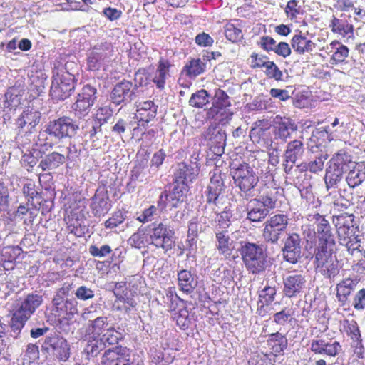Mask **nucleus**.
I'll list each match as a JSON object with an SVG mask.
<instances>
[{
    "label": "nucleus",
    "instance_id": "nucleus-54",
    "mask_svg": "<svg viewBox=\"0 0 365 365\" xmlns=\"http://www.w3.org/2000/svg\"><path fill=\"white\" fill-rule=\"evenodd\" d=\"M21 98L17 90L14 88H9L4 96L3 106L8 108L9 110H15L20 104Z\"/></svg>",
    "mask_w": 365,
    "mask_h": 365
},
{
    "label": "nucleus",
    "instance_id": "nucleus-55",
    "mask_svg": "<svg viewBox=\"0 0 365 365\" xmlns=\"http://www.w3.org/2000/svg\"><path fill=\"white\" fill-rule=\"evenodd\" d=\"M289 223V217L284 214H277L269 217L264 225L276 229L278 231H284Z\"/></svg>",
    "mask_w": 365,
    "mask_h": 365
},
{
    "label": "nucleus",
    "instance_id": "nucleus-9",
    "mask_svg": "<svg viewBox=\"0 0 365 365\" xmlns=\"http://www.w3.org/2000/svg\"><path fill=\"white\" fill-rule=\"evenodd\" d=\"M315 227L313 230L315 237L314 252L336 250V237L334 229L324 217L315 215Z\"/></svg>",
    "mask_w": 365,
    "mask_h": 365
},
{
    "label": "nucleus",
    "instance_id": "nucleus-57",
    "mask_svg": "<svg viewBox=\"0 0 365 365\" xmlns=\"http://www.w3.org/2000/svg\"><path fill=\"white\" fill-rule=\"evenodd\" d=\"M197 238L193 237H187L185 242V245H182V251L178 255L181 256L185 252H187L186 258L187 259H191L192 261L196 260V255L197 252Z\"/></svg>",
    "mask_w": 365,
    "mask_h": 365
},
{
    "label": "nucleus",
    "instance_id": "nucleus-45",
    "mask_svg": "<svg viewBox=\"0 0 365 365\" xmlns=\"http://www.w3.org/2000/svg\"><path fill=\"white\" fill-rule=\"evenodd\" d=\"M333 140V133L330 132L329 127H321L314 130L309 138L310 143H314L317 148L325 146Z\"/></svg>",
    "mask_w": 365,
    "mask_h": 365
},
{
    "label": "nucleus",
    "instance_id": "nucleus-38",
    "mask_svg": "<svg viewBox=\"0 0 365 365\" xmlns=\"http://www.w3.org/2000/svg\"><path fill=\"white\" fill-rule=\"evenodd\" d=\"M291 46L294 51L300 55L311 53L316 48V43L310 39H308L301 31L299 34H295L292 37Z\"/></svg>",
    "mask_w": 365,
    "mask_h": 365
},
{
    "label": "nucleus",
    "instance_id": "nucleus-4",
    "mask_svg": "<svg viewBox=\"0 0 365 365\" xmlns=\"http://www.w3.org/2000/svg\"><path fill=\"white\" fill-rule=\"evenodd\" d=\"M41 350L47 359L57 362H66L71 355L69 342L56 330H52L46 335Z\"/></svg>",
    "mask_w": 365,
    "mask_h": 365
},
{
    "label": "nucleus",
    "instance_id": "nucleus-60",
    "mask_svg": "<svg viewBox=\"0 0 365 365\" xmlns=\"http://www.w3.org/2000/svg\"><path fill=\"white\" fill-rule=\"evenodd\" d=\"M158 106L152 101H145L140 102L137 105V112L138 115H145L150 119H154L157 114Z\"/></svg>",
    "mask_w": 365,
    "mask_h": 365
},
{
    "label": "nucleus",
    "instance_id": "nucleus-15",
    "mask_svg": "<svg viewBox=\"0 0 365 365\" xmlns=\"http://www.w3.org/2000/svg\"><path fill=\"white\" fill-rule=\"evenodd\" d=\"M283 189L269 187L266 185H262L254 190V192L250 194L252 197L243 200L249 203L257 204L272 210L277 207L279 197L283 196Z\"/></svg>",
    "mask_w": 365,
    "mask_h": 365
},
{
    "label": "nucleus",
    "instance_id": "nucleus-34",
    "mask_svg": "<svg viewBox=\"0 0 365 365\" xmlns=\"http://www.w3.org/2000/svg\"><path fill=\"white\" fill-rule=\"evenodd\" d=\"M66 162V157L64 155L58 152L53 151L48 154H43L39 163L37 166L42 171H51L59 166L62 165Z\"/></svg>",
    "mask_w": 365,
    "mask_h": 365
},
{
    "label": "nucleus",
    "instance_id": "nucleus-16",
    "mask_svg": "<svg viewBox=\"0 0 365 365\" xmlns=\"http://www.w3.org/2000/svg\"><path fill=\"white\" fill-rule=\"evenodd\" d=\"M297 120L287 115H277L272 120L273 140L285 143L299 129Z\"/></svg>",
    "mask_w": 365,
    "mask_h": 365
},
{
    "label": "nucleus",
    "instance_id": "nucleus-3",
    "mask_svg": "<svg viewBox=\"0 0 365 365\" xmlns=\"http://www.w3.org/2000/svg\"><path fill=\"white\" fill-rule=\"evenodd\" d=\"M354 167H356V162L348 152L340 150L335 153L327 165L324 175L327 190L336 187L343 179L344 174Z\"/></svg>",
    "mask_w": 365,
    "mask_h": 365
},
{
    "label": "nucleus",
    "instance_id": "nucleus-14",
    "mask_svg": "<svg viewBox=\"0 0 365 365\" xmlns=\"http://www.w3.org/2000/svg\"><path fill=\"white\" fill-rule=\"evenodd\" d=\"M96 95L97 89L95 86L89 83L83 86L76 96V101L71 106L77 118L83 119L88 115L97 99Z\"/></svg>",
    "mask_w": 365,
    "mask_h": 365
},
{
    "label": "nucleus",
    "instance_id": "nucleus-53",
    "mask_svg": "<svg viewBox=\"0 0 365 365\" xmlns=\"http://www.w3.org/2000/svg\"><path fill=\"white\" fill-rule=\"evenodd\" d=\"M210 95L205 89H200L193 93L189 100V105L197 108H202L209 103Z\"/></svg>",
    "mask_w": 365,
    "mask_h": 365
},
{
    "label": "nucleus",
    "instance_id": "nucleus-46",
    "mask_svg": "<svg viewBox=\"0 0 365 365\" xmlns=\"http://www.w3.org/2000/svg\"><path fill=\"white\" fill-rule=\"evenodd\" d=\"M48 76L43 71H37L30 76V91L34 96H39L45 93Z\"/></svg>",
    "mask_w": 365,
    "mask_h": 365
},
{
    "label": "nucleus",
    "instance_id": "nucleus-19",
    "mask_svg": "<svg viewBox=\"0 0 365 365\" xmlns=\"http://www.w3.org/2000/svg\"><path fill=\"white\" fill-rule=\"evenodd\" d=\"M132 351L126 346L116 345L108 348L101 356V365H135L131 360Z\"/></svg>",
    "mask_w": 365,
    "mask_h": 365
},
{
    "label": "nucleus",
    "instance_id": "nucleus-47",
    "mask_svg": "<svg viewBox=\"0 0 365 365\" xmlns=\"http://www.w3.org/2000/svg\"><path fill=\"white\" fill-rule=\"evenodd\" d=\"M330 27L334 33L342 36L348 39L353 37L354 26L344 19L334 18L331 22Z\"/></svg>",
    "mask_w": 365,
    "mask_h": 365
},
{
    "label": "nucleus",
    "instance_id": "nucleus-32",
    "mask_svg": "<svg viewBox=\"0 0 365 365\" xmlns=\"http://www.w3.org/2000/svg\"><path fill=\"white\" fill-rule=\"evenodd\" d=\"M40 210L41 206H35L27 202L26 205L21 204L18 206L17 210L11 216L15 220H23L24 224L29 226L33 224Z\"/></svg>",
    "mask_w": 365,
    "mask_h": 365
},
{
    "label": "nucleus",
    "instance_id": "nucleus-21",
    "mask_svg": "<svg viewBox=\"0 0 365 365\" xmlns=\"http://www.w3.org/2000/svg\"><path fill=\"white\" fill-rule=\"evenodd\" d=\"M301 136L298 139H294L287 142L285 150L284 152V170L287 174H290L297 160L302 159L305 152V148Z\"/></svg>",
    "mask_w": 365,
    "mask_h": 365
},
{
    "label": "nucleus",
    "instance_id": "nucleus-25",
    "mask_svg": "<svg viewBox=\"0 0 365 365\" xmlns=\"http://www.w3.org/2000/svg\"><path fill=\"white\" fill-rule=\"evenodd\" d=\"M43 302V296L36 293H30L20 299L16 304V311L30 319Z\"/></svg>",
    "mask_w": 365,
    "mask_h": 365
},
{
    "label": "nucleus",
    "instance_id": "nucleus-42",
    "mask_svg": "<svg viewBox=\"0 0 365 365\" xmlns=\"http://www.w3.org/2000/svg\"><path fill=\"white\" fill-rule=\"evenodd\" d=\"M128 243L138 249L149 247L150 246V233L148 232V225H141L138 231L133 233L128 240Z\"/></svg>",
    "mask_w": 365,
    "mask_h": 365
},
{
    "label": "nucleus",
    "instance_id": "nucleus-52",
    "mask_svg": "<svg viewBox=\"0 0 365 365\" xmlns=\"http://www.w3.org/2000/svg\"><path fill=\"white\" fill-rule=\"evenodd\" d=\"M365 180V170L359 168V166L354 167L347 173L346 181L350 188L359 186Z\"/></svg>",
    "mask_w": 365,
    "mask_h": 365
},
{
    "label": "nucleus",
    "instance_id": "nucleus-30",
    "mask_svg": "<svg viewBox=\"0 0 365 365\" xmlns=\"http://www.w3.org/2000/svg\"><path fill=\"white\" fill-rule=\"evenodd\" d=\"M267 345L271 349V354L276 356L280 361L284 360V350L288 346V341L286 336L279 331L270 334L267 339Z\"/></svg>",
    "mask_w": 365,
    "mask_h": 365
},
{
    "label": "nucleus",
    "instance_id": "nucleus-49",
    "mask_svg": "<svg viewBox=\"0 0 365 365\" xmlns=\"http://www.w3.org/2000/svg\"><path fill=\"white\" fill-rule=\"evenodd\" d=\"M357 281L347 278L341 281L336 286V297L343 304L346 302L348 297L357 284Z\"/></svg>",
    "mask_w": 365,
    "mask_h": 365
},
{
    "label": "nucleus",
    "instance_id": "nucleus-2",
    "mask_svg": "<svg viewBox=\"0 0 365 365\" xmlns=\"http://www.w3.org/2000/svg\"><path fill=\"white\" fill-rule=\"evenodd\" d=\"M237 251L249 274L262 275L270 267L267 248L262 244L242 240Z\"/></svg>",
    "mask_w": 365,
    "mask_h": 365
},
{
    "label": "nucleus",
    "instance_id": "nucleus-50",
    "mask_svg": "<svg viewBox=\"0 0 365 365\" xmlns=\"http://www.w3.org/2000/svg\"><path fill=\"white\" fill-rule=\"evenodd\" d=\"M270 211L257 204L250 203L247 208V219L252 222H260L269 215Z\"/></svg>",
    "mask_w": 365,
    "mask_h": 365
},
{
    "label": "nucleus",
    "instance_id": "nucleus-10",
    "mask_svg": "<svg viewBox=\"0 0 365 365\" xmlns=\"http://www.w3.org/2000/svg\"><path fill=\"white\" fill-rule=\"evenodd\" d=\"M150 246L155 249L163 250L164 253L171 250L175 245V236L174 230L161 222H154L148 225Z\"/></svg>",
    "mask_w": 365,
    "mask_h": 365
},
{
    "label": "nucleus",
    "instance_id": "nucleus-6",
    "mask_svg": "<svg viewBox=\"0 0 365 365\" xmlns=\"http://www.w3.org/2000/svg\"><path fill=\"white\" fill-rule=\"evenodd\" d=\"M189 190L190 187L184 186L183 184L180 185L174 182L168 184L157 200L160 212H164L167 209L171 211L174 209L186 207Z\"/></svg>",
    "mask_w": 365,
    "mask_h": 365
},
{
    "label": "nucleus",
    "instance_id": "nucleus-12",
    "mask_svg": "<svg viewBox=\"0 0 365 365\" xmlns=\"http://www.w3.org/2000/svg\"><path fill=\"white\" fill-rule=\"evenodd\" d=\"M113 46L107 41H101L95 45L86 57L87 69L89 71H100L110 61L113 56Z\"/></svg>",
    "mask_w": 365,
    "mask_h": 365
},
{
    "label": "nucleus",
    "instance_id": "nucleus-40",
    "mask_svg": "<svg viewBox=\"0 0 365 365\" xmlns=\"http://www.w3.org/2000/svg\"><path fill=\"white\" fill-rule=\"evenodd\" d=\"M354 215H348L347 213L333 217V222L341 241L346 242V235L349 232L351 224L354 222Z\"/></svg>",
    "mask_w": 365,
    "mask_h": 365
},
{
    "label": "nucleus",
    "instance_id": "nucleus-7",
    "mask_svg": "<svg viewBox=\"0 0 365 365\" xmlns=\"http://www.w3.org/2000/svg\"><path fill=\"white\" fill-rule=\"evenodd\" d=\"M80 130L77 120L69 116H61L49 120L44 126L46 140L60 142L66 138H73Z\"/></svg>",
    "mask_w": 365,
    "mask_h": 365
},
{
    "label": "nucleus",
    "instance_id": "nucleus-33",
    "mask_svg": "<svg viewBox=\"0 0 365 365\" xmlns=\"http://www.w3.org/2000/svg\"><path fill=\"white\" fill-rule=\"evenodd\" d=\"M178 285L186 294H191L197 286V277L190 270L180 269L178 272Z\"/></svg>",
    "mask_w": 365,
    "mask_h": 365
},
{
    "label": "nucleus",
    "instance_id": "nucleus-36",
    "mask_svg": "<svg viewBox=\"0 0 365 365\" xmlns=\"http://www.w3.org/2000/svg\"><path fill=\"white\" fill-rule=\"evenodd\" d=\"M41 113L33 109H26L23 111L17 119L16 125L19 128H26V132H31L40 122Z\"/></svg>",
    "mask_w": 365,
    "mask_h": 365
},
{
    "label": "nucleus",
    "instance_id": "nucleus-27",
    "mask_svg": "<svg viewBox=\"0 0 365 365\" xmlns=\"http://www.w3.org/2000/svg\"><path fill=\"white\" fill-rule=\"evenodd\" d=\"M207 65L202 60V56L198 58H190L182 67L178 81L183 80V76L190 79H195L207 71Z\"/></svg>",
    "mask_w": 365,
    "mask_h": 365
},
{
    "label": "nucleus",
    "instance_id": "nucleus-39",
    "mask_svg": "<svg viewBox=\"0 0 365 365\" xmlns=\"http://www.w3.org/2000/svg\"><path fill=\"white\" fill-rule=\"evenodd\" d=\"M233 212L232 205L230 203L226 205L220 212L215 211V209L212 208L211 214L215 215V220L217 222L215 229L227 230L232 222L236 220Z\"/></svg>",
    "mask_w": 365,
    "mask_h": 365
},
{
    "label": "nucleus",
    "instance_id": "nucleus-43",
    "mask_svg": "<svg viewBox=\"0 0 365 365\" xmlns=\"http://www.w3.org/2000/svg\"><path fill=\"white\" fill-rule=\"evenodd\" d=\"M29 319L26 317L13 309L9 324V334L13 339H17L21 337V331Z\"/></svg>",
    "mask_w": 365,
    "mask_h": 365
},
{
    "label": "nucleus",
    "instance_id": "nucleus-13",
    "mask_svg": "<svg viewBox=\"0 0 365 365\" xmlns=\"http://www.w3.org/2000/svg\"><path fill=\"white\" fill-rule=\"evenodd\" d=\"M138 85L123 79L118 82L111 89L108 100L115 106L123 108L130 104L137 97Z\"/></svg>",
    "mask_w": 365,
    "mask_h": 365
},
{
    "label": "nucleus",
    "instance_id": "nucleus-22",
    "mask_svg": "<svg viewBox=\"0 0 365 365\" xmlns=\"http://www.w3.org/2000/svg\"><path fill=\"white\" fill-rule=\"evenodd\" d=\"M305 276L295 272H292L283 277V294L288 298L297 297L301 295L306 288Z\"/></svg>",
    "mask_w": 365,
    "mask_h": 365
},
{
    "label": "nucleus",
    "instance_id": "nucleus-26",
    "mask_svg": "<svg viewBox=\"0 0 365 365\" xmlns=\"http://www.w3.org/2000/svg\"><path fill=\"white\" fill-rule=\"evenodd\" d=\"M111 207L108 194L105 187L96 190L94 196L91 198V209L96 217L104 216L108 212Z\"/></svg>",
    "mask_w": 365,
    "mask_h": 365
},
{
    "label": "nucleus",
    "instance_id": "nucleus-17",
    "mask_svg": "<svg viewBox=\"0 0 365 365\" xmlns=\"http://www.w3.org/2000/svg\"><path fill=\"white\" fill-rule=\"evenodd\" d=\"M202 138L209 150L215 155L219 157L224 153L227 134L218 125L210 124L204 131Z\"/></svg>",
    "mask_w": 365,
    "mask_h": 365
},
{
    "label": "nucleus",
    "instance_id": "nucleus-29",
    "mask_svg": "<svg viewBox=\"0 0 365 365\" xmlns=\"http://www.w3.org/2000/svg\"><path fill=\"white\" fill-rule=\"evenodd\" d=\"M52 310L59 316L71 319L78 313V302L75 298H53Z\"/></svg>",
    "mask_w": 365,
    "mask_h": 365
},
{
    "label": "nucleus",
    "instance_id": "nucleus-28",
    "mask_svg": "<svg viewBox=\"0 0 365 365\" xmlns=\"http://www.w3.org/2000/svg\"><path fill=\"white\" fill-rule=\"evenodd\" d=\"M24 257V252L21 247L7 246L1 250L0 260L5 270H11L14 268L15 263L21 262Z\"/></svg>",
    "mask_w": 365,
    "mask_h": 365
},
{
    "label": "nucleus",
    "instance_id": "nucleus-5",
    "mask_svg": "<svg viewBox=\"0 0 365 365\" xmlns=\"http://www.w3.org/2000/svg\"><path fill=\"white\" fill-rule=\"evenodd\" d=\"M235 186L240 190V196L244 198L252 197L250 195L258 186L259 181L258 173L254 168L247 163L232 164L230 168Z\"/></svg>",
    "mask_w": 365,
    "mask_h": 365
},
{
    "label": "nucleus",
    "instance_id": "nucleus-61",
    "mask_svg": "<svg viewBox=\"0 0 365 365\" xmlns=\"http://www.w3.org/2000/svg\"><path fill=\"white\" fill-rule=\"evenodd\" d=\"M100 339L106 347L107 345H115L123 339L122 334L117 331L113 327H109L106 333L103 334Z\"/></svg>",
    "mask_w": 365,
    "mask_h": 365
},
{
    "label": "nucleus",
    "instance_id": "nucleus-56",
    "mask_svg": "<svg viewBox=\"0 0 365 365\" xmlns=\"http://www.w3.org/2000/svg\"><path fill=\"white\" fill-rule=\"evenodd\" d=\"M290 100L296 108H305L309 105V93L307 91L292 89Z\"/></svg>",
    "mask_w": 365,
    "mask_h": 365
},
{
    "label": "nucleus",
    "instance_id": "nucleus-64",
    "mask_svg": "<svg viewBox=\"0 0 365 365\" xmlns=\"http://www.w3.org/2000/svg\"><path fill=\"white\" fill-rule=\"evenodd\" d=\"M271 98L263 96H256L253 101L247 105V108L252 111H261L267 110Z\"/></svg>",
    "mask_w": 365,
    "mask_h": 365
},
{
    "label": "nucleus",
    "instance_id": "nucleus-58",
    "mask_svg": "<svg viewBox=\"0 0 365 365\" xmlns=\"http://www.w3.org/2000/svg\"><path fill=\"white\" fill-rule=\"evenodd\" d=\"M192 317L187 308H183L174 314L173 319L180 329L187 330L192 324Z\"/></svg>",
    "mask_w": 365,
    "mask_h": 365
},
{
    "label": "nucleus",
    "instance_id": "nucleus-37",
    "mask_svg": "<svg viewBox=\"0 0 365 365\" xmlns=\"http://www.w3.org/2000/svg\"><path fill=\"white\" fill-rule=\"evenodd\" d=\"M22 153L21 163L24 168L30 171L41 160L44 154V150L42 147H32L26 149V151H22Z\"/></svg>",
    "mask_w": 365,
    "mask_h": 365
},
{
    "label": "nucleus",
    "instance_id": "nucleus-20",
    "mask_svg": "<svg viewBox=\"0 0 365 365\" xmlns=\"http://www.w3.org/2000/svg\"><path fill=\"white\" fill-rule=\"evenodd\" d=\"M302 238L296 232L289 233L284 240L282 248L283 259L292 264L298 263L302 257Z\"/></svg>",
    "mask_w": 365,
    "mask_h": 365
},
{
    "label": "nucleus",
    "instance_id": "nucleus-11",
    "mask_svg": "<svg viewBox=\"0 0 365 365\" xmlns=\"http://www.w3.org/2000/svg\"><path fill=\"white\" fill-rule=\"evenodd\" d=\"M110 116V109L107 107L99 108L96 114L88 118L82 125L84 136L93 142L99 140L103 134L102 126L108 123Z\"/></svg>",
    "mask_w": 365,
    "mask_h": 365
},
{
    "label": "nucleus",
    "instance_id": "nucleus-35",
    "mask_svg": "<svg viewBox=\"0 0 365 365\" xmlns=\"http://www.w3.org/2000/svg\"><path fill=\"white\" fill-rule=\"evenodd\" d=\"M113 293L117 300L124 304H128L132 307H135L138 304L135 297L137 295L135 291L127 287L125 282H117L113 289Z\"/></svg>",
    "mask_w": 365,
    "mask_h": 365
},
{
    "label": "nucleus",
    "instance_id": "nucleus-48",
    "mask_svg": "<svg viewBox=\"0 0 365 365\" xmlns=\"http://www.w3.org/2000/svg\"><path fill=\"white\" fill-rule=\"evenodd\" d=\"M104 349L105 351L106 350L105 344H103V341L100 337L89 336V339L83 349V354L86 356V359L90 360L97 356Z\"/></svg>",
    "mask_w": 365,
    "mask_h": 365
},
{
    "label": "nucleus",
    "instance_id": "nucleus-23",
    "mask_svg": "<svg viewBox=\"0 0 365 365\" xmlns=\"http://www.w3.org/2000/svg\"><path fill=\"white\" fill-rule=\"evenodd\" d=\"M200 165L192 164H186L185 163H180L175 168L172 182L184 186H188L196 180L199 175Z\"/></svg>",
    "mask_w": 365,
    "mask_h": 365
},
{
    "label": "nucleus",
    "instance_id": "nucleus-59",
    "mask_svg": "<svg viewBox=\"0 0 365 365\" xmlns=\"http://www.w3.org/2000/svg\"><path fill=\"white\" fill-rule=\"evenodd\" d=\"M281 361L276 358V356L270 353H260L255 355L249 361L250 365H274Z\"/></svg>",
    "mask_w": 365,
    "mask_h": 365
},
{
    "label": "nucleus",
    "instance_id": "nucleus-1",
    "mask_svg": "<svg viewBox=\"0 0 365 365\" xmlns=\"http://www.w3.org/2000/svg\"><path fill=\"white\" fill-rule=\"evenodd\" d=\"M78 66L72 61H55L52 67L49 96L53 102L63 101L72 96L78 81Z\"/></svg>",
    "mask_w": 365,
    "mask_h": 365
},
{
    "label": "nucleus",
    "instance_id": "nucleus-18",
    "mask_svg": "<svg viewBox=\"0 0 365 365\" xmlns=\"http://www.w3.org/2000/svg\"><path fill=\"white\" fill-rule=\"evenodd\" d=\"M227 175L220 170H215L210 179V183L205 190L206 203L217 205L219 200L226 190L225 179Z\"/></svg>",
    "mask_w": 365,
    "mask_h": 365
},
{
    "label": "nucleus",
    "instance_id": "nucleus-8",
    "mask_svg": "<svg viewBox=\"0 0 365 365\" xmlns=\"http://www.w3.org/2000/svg\"><path fill=\"white\" fill-rule=\"evenodd\" d=\"M306 250L312 255V258H314V264L317 272L320 273L324 278L330 280L334 279L339 273L341 266L336 255V250L324 251L318 252H312L309 250L312 249V246L309 247V242L307 240Z\"/></svg>",
    "mask_w": 365,
    "mask_h": 365
},
{
    "label": "nucleus",
    "instance_id": "nucleus-41",
    "mask_svg": "<svg viewBox=\"0 0 365 365\" xmlns=\"http://www.w3.org/2000/svg\"><path fill=\"white\" fill-rule=\"evenodd\" d=\"M171 66L172 64L168 59L160 58L158 61L155 76L152 79V81L155 84L158 89L160 91L164 89L165 80L169 76Z\"/></svg>",
    "mask_w": 365,
    "mask_h": 365
},
{
    "label": "nucleus",
    "instance_id": "nucleus-51",
    "mask_svg": "<svg viewBox=\"0 0 365 365\" xmlns=\"http://www.w3.org/2000/svg\"><path fill=\"white\" fill-rule=\"evenodd\" d=\"M227 230L215 229V233L217 240V248L221 254H227L231 251V240Z\"/></svg>",
    "mask_w": 365,
    "mask_h": 365
},
{
    "label": "nucleus",
    "instance_id": "nucleus-44",
    "mask_svg": "<svg viewBox=\"0 0 365 365\" xmlns=\"http://www.w3.org/2000/svg\"><path fill=\"white\" fill-rule=\"evenodd\" d=\"M40 189L36 187L35 182L29 180L26 182L23 186V194L27 199V202L30 205H35V206H41L43 202V197Z\"/></svg>",
    "mask_w": 365,
    "mask_h": 365
},
{
    "label": "nucleus",
    "instance_id": "nucleus-63",
    "mask_svg": "<svg viewBox=\"0 0 365 365\" xmlns=\"http://www.w3.org/2000/svg\"><path fill=\"white\" fill-rule=\"evenodd\" d=\"M225 36L227 40L233 43L239 42L243 38L242 30L230 23L225 26Z\"/></svg>",
    "mask_w": 365,
    "mask_h": 365
},
{
    "label": "nucleus",
    "instance_id": "nucleus-24",
    "mask_svg": "<svg viewBox=\"0 0 365 365\" xmlns=\"http://www.w3.org/2000/svg\"><path fill=\"white\" fill-rule=\"evenodd\" d=\"M94 306L91 305L87 308V312L83 314V317L88 319L86 332L91 336L101 337L104 331L109 327L108 317L106 316H97L95 317Z\"/></svg>",
    "mask_w": 365,
    "mask_h": 365
},
{
    "label": "nucleus",
    "instance_id": "nucleus-31",
    "mask_svg": "<svg viewBox=\"0 0 365 365\" xmlns=\"http://www.w3.org/2000/svg\"><path fill=\"white\" fill-rule=\"evenodd\" d=\"M212 101V106L207 113L208 118H215L219 115V112L231 106L229 96L224 90L220 88L215 89Z\"/></svg>",
    "mask_w": 365,
    "mask_h": 365
},
{
    "label": "nucleus",
    "instance_id": "nucleus-62",
    "mask_svg": "<svg viewBox=\"0 0 365 365\" xmlns=\"http://www.w3.org/2000/svg\"><path fill=\"white\" fill-rule=\"evenodd\" d=\"M277 294L276 287L269 284L267 282L265 287L259 291V300L263 304H271L275 299Z\"/></svg>",
    "mask_w": 365,
    "mask_h": 365
}]
</instances>
